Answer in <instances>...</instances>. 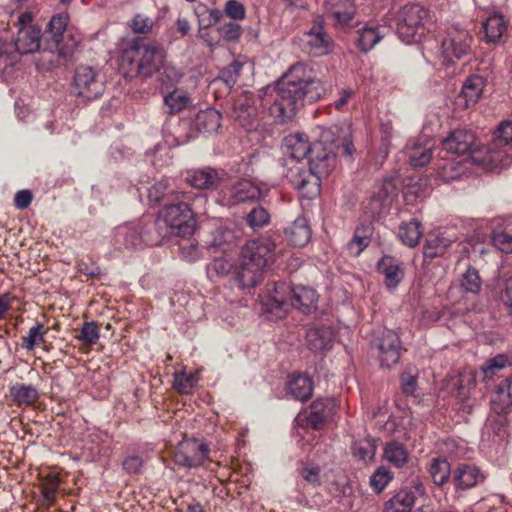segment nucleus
<instances>
[{
  "mask_svg": "<svg viewBox=\"0 0 512 512\" xmlns=\"http://www.w3.org/2000/svg\"><path fill=\"white\" fill-rule=\"evenodd\" d=\"M306 69L294 64L274 88H265L259 99L252 94H244L235 100L232 117L242 127L251 130L256 127L258 109L256 103L268 110L269 114L279 123L291 121L304 100L316 101L320 98L323 88L320 82L305 77Z\"/></svg>",
  "mask_w": 512,
  "mask_h": 512,
  "instance_id": "obj_1",
  "label": "nucleus"
},
{
  "mask_svg": "<svg viewBox=\"0 0 512 512\" xmlns=\"http://www.w3.org/2000/svg\"><path fill=\"white\" fill-rule=\"evenodd\" d=\"M340 150L349 157L355 152L351 126L319 127L308 158L309 168L296 164L287 168L285 175L301 197L312 199L320 194L321 180L334 170L336 155Z\"/></svg>",
  "mask_w": 512,
  "mask_h": 512,
  "instance_id": "obj_2",
  "label": "nucleus"
},
{
  "mask_svg": "<svg viewBox=\"0 0 512 512\" xmlns=\"http://www.w3.org/2000/svg\"><path fill=\"white\" fill-rule=\"evenodd\" d=\"M317 302L318 294L315 289L302 285L290 287L286 283H275L261 297L263 310L276 318H282L290 307L309 314L316 310Z\"/></svg>",
  "mask_w": 512,
  "mask_h": 512,
  "instance_id": "obj_3",
  "label": "nucleus"
},
{
  "mask_svg": "<svg viewBox=\"0 0 512 512\" xmlns=\"http://www.w3.org/2000/svg\"><path fill=\"white\" fill-rule=\"evenodd\" d=\"M276 242L270 237L248 241L241 249L235 280L241 289L254 287L274 260Z\"/></svg>",
  "mask_w": 512,
  "mask_h": 512,
  "instance_id": "obj_4",
  "label": "nucleus"
},
{
  "mask_svg": "<svg viewBox=\"0 0 512 512\" xmlns=\"http://www.w3.org/2000/svg\"><path fill=\"white\" fill-rule=\"evenodd\" d=\"M175 200L164 206L160 217L170 228L171 233L179 236L191 234L194 227V214L199 213L200 204L206 202L203 194L178 192Z\"/></svg>",
  "mask_w": 512,
  "mask_h": 512,
  "instance_id": "obj_5",
  "label": "nucleus"
},
{
  "mask_svg": "<svg viewBox=\"0 0 512 512\" xmlns=\"http://www.w3.org/2000/svg\"><path fill=\"white\" fill-rule=\"evenodd\" d=\"M156 223L152 220H140L118 226L114 231V246L121 249L155 246L160 242V236L155 233Z\"/></svg>",
  "mask_w": 512,
  "mask_h": 512,
  "instance_id": "obj_6",
  "label": "nucleus"
},
{
  "mask_svg": "<svg viewBox=\"0 0 512 512\" xmlns=\"http://www.w3.org/2000/svg\"><path fill=\"white\" fill-rule=\"evenodd\" d=\"M123 61L134 65L136 75L150 78L161 71L165 61L164 51L154 45H132L123 54Z\"/></svg>",
  "mask_w": 512,
  "mask_h": 512,
  "instance_id": "obj_7",
  "label": "nucleus"
},
{
  "mask_svg": "<svg viewBox=\"0 0 512 512\" xmlns=\"http://www.w3.org/2000/svg\"><path fill=\"white\" fill-rule=\"evenodd\" d=\"M428 11L420 4H407L397 14L396 32L406 44L419 42L425 34L424 23Z\"/></svg>",
  "mask_w": 512,
  "mask_h": 512,
  "instance_id": "obj_8",
  "label": "nucleus"
},
{
  "mask_svg": "<svg viewBox=\"0 0 512 512\" xmlns=\"http://www.w3.org/2000/svg\"><path fill=\"white\" fill-rule=\"evenodd\" d=\"M372 346L378 351V358L382 366L390 368L398 363L401 355V341L398 334L387 328L374 333Z\"/></svg>",
  "mask_w": 512,
  "mask_h": 512,
  "instance_id": "obj_9",
  "label": "nucleus"
},
{
  "mask_svg": "<svg viewBox=\"0 0 512 512\" xmlns=\"http://www.w3.org/2000/svg\"><path fill=\"white\" fill-rule=\"evenodd\" d=\"M73 88L78 97L93 100L103 94L105 85L98 71L90 66H80L74 74Z\"/></svg>",
  "mask_w": 512,
  "mask_h": 512,
  "instance_id": "obj_10",
  "label": "nucleus"
},
{
  "mask_svg": "<svg viewBox=\"0 0 512 512\" xmlns=\"http://www.w3.org/2000/svg\"><path fill=\"white\" fill-rule=\"evenodd\" d=\"M471 37L465 30L451 29L441 41L439 59L442 65L449 66L460 59L470 49Z\"/></svg>",
  "mask_w": 512,
  "mask_h": 512,
  "instance_id": "obj_11",
  "label": "nucleus"
},
{
  "mask_svg": "<svg viewBox=\"0 0 512 512\" xmlns=\"http://www.w3.org/2000/svg\"><path fill=\"white\" fill-rule=\"evenodd\" d=\"M261 191L251 180L239 179L229 185L222 186L219 192L224 205L234 206L260 197Z\"/></svg>",
  "mask_w": 512,
  "mask_h": 512,
  "instance_id": "obj_12",
  "label": "nucleus"
},
{
  "mask_svg": "<svg viewBox=\"0 0 512 512\" xmlns=\"http://www.w3.org/2000/svg\"><path fill=\"white\" fill-rule=\"evenodd\" d=\"M209 451L208 445L197 439L184 440L176 448L174 461L186 468L198 467L208 459Z\"/></svg>",
  "mask_w": 512,
  "mask_h": 512,
  "instance_id": "obj_13",
  "label": "nucleus"
},
{
  "mask_svg": "<svg viewBox=\"0 0 512 512\" xmlns=\"http://www.w3.org/2000/svg\"><path fill=\"white\" fill-rule=\"evenodd\" d=\"M471 165H479V161L474 156H465L458 160L457 156L440 152V159L437 163L439 177L450 182L464 176Z\"/></svg>",
  "mask_w": 512,
  "mask_h": 512,
  "instance_id": "obj_14",
  "label": "nucleus"
},
{
  "mask_svg": "<svg viewBox=\"0 0 512 512\" xmlns=\"http://www.w3.org/2000/svg\"><path fill=\"white\" fill-rule=\"evenodd\" d=\"M424 486L417 480L412 482L411 487H406L395 492L385 502L383 512H411L415 504L416 494H423Z\"/></svg>",
  "mask_w": 512,
  "mask_h": 512,
  "instance_id": "obj_15",
  "label": "nucleus"
},
{
  "mask_svg": "<svg viewBox=\"0 0 512 512\" xmlns=\"http://www.w3.org/2000/svg\"><path fill=\"white\" fill-rule=\"evenodd\" d=\"M283 149L286 165L289 168L296 164H302L300 161L310 156L312 144L309 143L306 134L294 133L285 137Z\"/></svg>",
  "mask_w": 512,
  "mask_h": 512,
  "instance_id": "obj_16",
  "label": "nucleus"
},
{
  "mask_svg": "<svg viewBox=\"0 0 512 512\" xmlns=\"http://www.w3.org/2000/svg\"><path fill=\"white\" fill-rule=\"evenodd\" d=\"M224 173L211 167L187 171L186 182L197 189H217L223 186Z\"/></svg>",
  "mask_w": 512,
  "mask_h": 512,
  "instance_id": "obj_17",
  "label": "nucleus"
},
{
  "mask_svg": "<svg viewBox=\"0 0 512 512\" xmlns=\"http://www.w3.org/2000/svg\"><path fill=\"white\" fill-rule=\"evenodd\" d=\"M474 143L475 135L473 133L466 130H456L443 140L441 153L457 157L463 156L464 158L471 151Z\"/></svg>",
  "mask_w": 512,
  "mask_h": 512,
  "instance_id": "obj_18",
  "label": "nucleus"
},
{
  "mask_svg": "<svg viewBox=\"0 0 512 512\" xmlns=\"http://www.w3.org/2000/svg\"><path fill=\"white\" fill-rule=\"evenodd\" d=\"M512 147L494 145V142L488 146L484 156H482V169L499 173L506 169L512 163Z\"/></svg>",
  "mask_w": 512,
  "mask_h": 512,
  "instance_id": "obj_19",
  "label": "nucleus"
},
{
  "mask_svg": "<svg viewBox=\"0 0 512 512\" xmlns=\"http://www.w3.org/2000/svg\"><path fill=\"white\" fill-rule=\"evenodd\" d=\"M306 47L308 53L312 56H323L331 52L333 47L332 39L324 31L322 26V20L316 22V24L306 34Z\"/></svg>",
  "mask_w": 512,
  "mask_h": 512,
  "instance_id": "obj_20",
  "label": "nucleus"
},
{
  "mask_svg": "<svg viewBox=\"0 0 512 512\" xmlns=\"http://www.w3.org/2000/svg\"><path fill=\"white\" fill-rule=\"evenodd\" d=\"M433 144L427 138L410 140L405 152L411 166L418 168L428 164L432 159Z\"/></svg>",
  "mask_w": 512,
  "mask_h": 512,
  "instance_id": "obj_21",
  "label": "nucleus"
},
{
  "mask_svg": "<svg viewBox=\"0 0 512 512\" xmlns=\"http://www.w3.org/2000/svg\"><path fill=\"white\" fill-rule=\"evenodd\" d=\"M490 404L497 414H507L512 411V377H506L495 387Z\"/></svg>",
  "mask_w": 512,
  "mask_h": 512,
  "instance_id": "obj_22",
  "label": "nucleus"
},
{
  "mask_svg": "<svg viewBox=\"0 0 512 512\" xmlns=\"http://www.w3.org/2000/svg\"><path fill=\"white\" fill-rule=\"evenodd\" d=\"M42 31L40 27L18 29L15 49L20 54H31L39 50Z\"/></svg>",
  "mask_w": 512,
  "mask_h": 512,
  "instance_id": "obj_23",
  "label": "nucleus"
},
{
  "mask_svg": "<svg viewBox=\"0 0 512 512\" xmlns=\"http://www.w3.org/2000/svg\"><path fill=\"white\" fill-rule=\"evenodd\" d=\"M335 403L332 399H317L310 406L308 424L315 430L321 429L333 415Z\"/></svg>",
  "mask_w": 512,
  "mask_h": 512,
  "instance_id": "obj_24",
  "label": "nucleus"
},
{
  "mask_svg": "<svg viewBox=\"0 0 512 512\" xmlns=\"http://www.w3.org/2000/svg\"><path fill=\"white\" fill-rule=\"evenodd\" d=\"M491 230L493 245L503 253H512V224L497 218L491 221Z\"/></svg>",
  "mask_w": 512,
  "mask_h": 512,
  "instance_id": "obj_25",
  "label": "nucleus"
},
{
  "mask_svg": "<svg viewBox=\"0 0 512 512\" xmlns=\"http://www.w3.org/2000/svg\"><path fill=\"white\" fill-rule=\"evenodd\" d=\"M377 269L385 277V284L389 288H395L404 276L400 262L392 256H383L377 264Z\"/></svg>",
  "mask_w": 512,
  "mask_h": 512,
  "instance_id": "obj_26",
  "label": "nucleus"
},
{
  "mask_svg": "<svg viewBox=\"0 0 512 512\" xmlns=\"http://www.w3.org/2000/svg\"><path fill=\"white\" fill-rule=\"evenodd\" d=\"M287 393L294 399L306 401L312 396V379L303 374H293L287 383Z\"/></svg>",
  "mask_w": 512,
  "mask_h": 512,
  "instance_id": "obj_27",
  "label": "nucleus"
},
{
  "mask_svg": "<svg viewBox=\"0 0 512 512\" xmlns=\"http://www.w3.org/2000/svg\"><path fill=\"white\" fill-rule=\"evenodd\" d=\"M480 99V76L470 75L462 85V90L458 95V104L464 108H472L478 104Z\"/></svg>",
  "mask_w": 512,
  "mask_h": 512,
  "instance_id": "obj_28",
  "label": "nucleus"
},
{
  "mask_svg": "<svg viewBox=\"0 0 512 512\" xmlns=\"http://www.w3.org/2000/svg\"><path fill=\"white\" fill-rule=\"evenodd\" d=\"M383 38V33L377 25H364L357 30L355 44L357 48L367 53L372 50Z\"/></svg>",
  "mask_w": 512,
  "mask_h": 512,
  "instance_id": "obj_29",
  "label": "nucleus"
},
{
  "mask_svg": "<svg viewBox=\"0 0 512 512\" xmlns=\"http://www.w3.org/2000/svg\"><path fill=\"white\" fill-rule=\"evenodd\" d=\"M327 12L339 24H348L355 14V5L352 0H328Z\"/></svg>",
  "mask_w": 512,
  "mask_h": 512,
  "instance_id": "obj_30",
  "label": "nucleus"
},
{
  "mask_svg": "<svg viewBox=\"0 0 512 512\" xmlns=\"http://www.w3.org/2000/svg\"><path fill=\"white\" fill-rule=\"evenodd\" d=\"M285 234L292 245L303 247L310 241L311 229L306 218L298 217L285 229Z\"/></svg>",
  "mask_w": 512,
  "mask_h": 512,
  "instance_id": "obj_31",
  "label": "nucleus"
},
{
  "mask_svg": "<svg viewBox=\"0 0 512 512\" xmlns=\"http://www.w3.org/2000/svg\"><path fill=\"white\" fill-rule=\"evenodd\" d=\"M483 29L486 42L496 44L506 31L507 24L501 14L493 13L486 19L485 23L482 22V30Z\"/></svg>",
  "mask_w": 512,
  "mask_h": 512,
  "instance_id": "obj_32",
  "label": "nucleus"
},
{
  "mask_svg": "<svg viewBox=\"0 0 512 512\" xmlns=\"http://www.w3.org/2000/svg\"><path fill=\"white\" fill-rule=\"evenodd\" d=\"M373 227L371 224H361L356 227L351 241L347 245L348 252L357 257L371 242Z\"/></svg>",
  "mask_w": 512,
  "mask_h": 512,
  "instance_id": "obj_33",
  "label": "nucleus"
},
{
  "mask_svg": "<svg viewBox=\"0 0 512 512\" xmlns=\"http://www.w3.org/2000/svg\"><path fill=\"white\" fill-rule=\"evenodd\" d=\"M422 235L421 223L416 219L404 222L399 226L398 238L404 245L410 248L418 245Z\"/></svg>",
  "mask_w": 512,
  "mask_h": 512,
  "instance_id": "obj_34",
  "label": "nucleus"
},
{
  "mask_svg": "<svg viewBox=\"0 0 512 512\" xmlns=\"http://www.w3.org/2000/svg\"><path fill=\"white\" fill-rule=\"evenodd\" d=\"M449 245L450 241L440 232L432 231L426 236L423 247V254L426 258H436L442 255Z\"/></svg>",
  "mask_w": 512,
  "mask_h": 512,
  "instance_id": "obj_35",
  "label": "nucleus"
},
{
  "mask_svg": "<svg viewBox=\"0 0 512 512\" xmlns=\"http://www.w3.org/2000/svg\"><path fill=\"white\" fill-rule=\"evenodd\" d=\"M196 127L203 133H215L221 127V114L213 108L200 111L196 116Z\"/></svg>",
  "mask_w": 512,
  "mask_h": 512,
  "instance_id": "obj_36",
  "label": "nucleus"
},
{
  "mask_svg": "<svg viewBox=\"0 0 512 512\" xmlns=\"http://www.w3.org/2000/svg\"><path fill=\"white\" fill-rule=\"evenodd\" d=\"M306 341L310 350L328 349L332 343V332L329 328H311L306 333Z\"/></svg>",
  "mask_w": 512,
  "mask_h": 512,
  "instance_id": "obj_37",
  "label": "nucleus"
},
{
  "mask_svg": "<svg viewBox=\"0 0 512 512\" xmlns=\"http://www.w3.org/2000/svg\"><path fill=\"white\" fill-rule=\"evenodd\" d=\"M68 22L69 17L67 14L62 13L55 15L50 19L46 30L51 35L52 40L57 45L59 53L64 56H67L69 52L64 51V49L60 48L59 45L63 41V36L67 29Z\"/></svg>",
  "mask_w": 512,
  "mask_h": 512,
  "instance_id": "obj_38",
  "label": "nucleus"
},
{
  "mask_svg": "<svg viewBox=\"0 0 512 512\" xmlns=\"http://www.w3.org/2000/svg\"><path fill=\"white\" fill-rule=\"evenodd\" d=\"M13 401L18 405H31L39 398L38 390L32 385L16 383L9 388Z\"/></svg>",
  "mask_w": 512,
  "mask_h": 512,
  "instance_id": "obj_39",
  "label": "nucleus"
},
{
  "mask_svg": "<svg viewBox=\"0 0 512 512\" xmlns=\"http://www.w3.org/2000/svg\"><path fill=\"white\" fill-rule=\"evenodd\" d=\"M384 459L396 468H402L408 461V452L405 447L395 441L389 442L384 448Z\"/></svg>",
  "mask_w": 512,
  "mask_h": 512,
  "instance_id": "obj_40",
  "label": "nucleus"
},
{
  "mask_svg": "<svg viewBox=\"0 0 512 512\" xmlns=\"http://www.w3.org/2000/svg\"><path fill=\"white\" fill-rule=\"evenodd\" d=\"M511 366V362L507 355L498 354L486 361L482 367V375L484 379H492L502 376L501 372Z\"/></svg>",
  "mask_w": 512,
  "mask_h": 512,
  "instance_id": "obj_41",
  "label": "nucleus"
},
{
  "mask_svg": "<svg viewBox=\"0 0 512 512\" xmlns=\"http://www.w3.org/2000/svg\"><path fill=\"white\" fill-rule=\"evenodd\" d=\"M168 113L174 114L182 111L191 104L188 93L182 89H175L164 97Z\"/></svg>",
  "mask_w": 512,
  "mask_h": 512,
  "instance_id": "obj_42",
  "label": "nucleus"
},
{
  "mask_svg": "<svg viewBox=\"0 0 512 512\" xmlns=\"http://www.w3.org/2000/svg\"><path fill=\"white\" fill-rule=\"evenodd\" d=\"M479 471L476 467L469 465L459 466L455 472L454 479L458 488L467 489L476 485Z\"/></svg>",
  "mask_w": 512,
  "mask_h": 512,
  "instance_id": "obj_43",
  "label": "nucleus"
},
{
  "mask_svg": "<svg viewBox=\"0 0 512 512\" xmlns=\"http://www.w3.org/2000/svg\"><path fill=\"white\" fill-rule=\"evenodd\" d=\"M47 332L48 329L42 323H36L29 329L28 334L22 337V348L32 351L37 345L43 344Z\"/></svg>",
  "mask_w": 512,
  "mask_h": 512,
  "instance_id": "obj_44",
  "label": "nucleus"
},
{
  "mask_svg": "<svg viewBox=\"0 0 512 512\" xmlns=\"http://www.w3.org/2000/svg\"><path fill=\"white\" fill-rule=\"evenodd\" d=\"M429 471L433 482L438 486H442L450 478V463L444 458H435L432 460Z\"/></svg>",
  "mask_w": 512,
  "mask_h": 512,
  "instance_id": "obj_45",
  "label": "nucleus"
},
{
  "mask_svg": "<svg viewBox=\"0 0 512 512\" xmlns=\"http://www.w3.org/2000/svg\"><path fill=\"white\" fill-rule=\"evenodd\" d=\"M198 378L192 372H175L174 373V388L182 394H188L195 387Z\"/></svg>",
  "mask_w": 512,
  "mask_h": 512,
  "instance_id": "obj_46",
  "label": "nucleus"
},
{
  "mask_svg": "<svg viewBox=\"0 0 512 512\" xmlns=\"http://www.w3.org/2000/svg\"><path fill=\"white\" fill-rule=\"evenodd\" d=\"M352 452L354 457L366 462L374 458L376 446L372 439H364L354 443Z\"/></svg>",
  "mask_w": 512,
  "mask_h": 512,
  "instance_id": "obj_47",
  "label": "nucleus"
},
{
  "mask_svg": "<svg viewBox=\"0 0 512 512\" xmlns=\"http://www.w3.org/2000/svg\"><path fill=\"white\" fill-rule=\"evenodd\" d=\"M492 142L494 145L511 147L512 143V121H502L494 131Z\"/></svg>",
  "mask_w": 512,
  "mask_h": 512,
  "instance_id": "obj_48",
  "label": "nucleus"
},
{
  "mask_svg": "<svg viewBox=\"0 0 512 512\" xmlns=\"http://www.w3.org/2000/svg\"><path fill=\"white\" fill-rule=\"evenodd\" d=\"M394 475L387 468L379 467L370 477V485L376 493H381L392 481Z\"/></svg>",
  "mask_w": 512,
  "mask_h": 512,
  "instance_id": "obj_49",
  "label": "nucleus"
},
{
  "mask_svg": "<svg viewBox=\"0 0 512 512\" xmlns=\"http://www.w3.org/2000/svg\"><path fill=\"white\" fill-rule=\"evenodd\" d=\"M246 222L252 229H260L269 224L270 214L265 208L258 206L247 214Z\"/></svg>",
  "mask_w": 512,
  "mask_h": 512,
  "instance_id": "obj_50",
  "label": "nucleus"
},
{
  "mask_svg": "<svg viewBox=\"0 0 512 512\" xmlns=\"http://www.w3.org/2000/svg\"><path fill=\"white\" fill-rule=\"evenodd\" d=\"M178 191L169 190V185L166 180L155 183L148 189V198L150 201L159 202L165 197L176 199Z\"/></svg>",
  "mask_w": 512,
  "mask_h": 512,
  "instance_id": "obj_51",
  "label": "nucleus"
},
{
  "mask_svg": "<svg viewBox=\"0 0 512 512\" xmlns=\"http://www.w3.org/2000/svg\"><path fill=\"white\" fill-rule=\"evenodd\" d=\"M394 191V185L391 180L385 181L378 192L372 198V204L379 206V212L383 207L388 206L392 201V193Z\"/></svg>",
  "mask_w": 512,
  "mask_h": 512,
  "instance_id": "obj_52",
  "label": "nucleus"
},
{
  "mask_svg": "<svg viewBox=\"0 0 512 512\" xmlns=\"http://www.w3.org/2000/svg\"><path fill=\"white\" fill-rule=\"evenodd\" d=\"M99 336V328L97 324L91 321L83 324L77 339L87 345H93L98 341Z\"/></svg>",
  "mask_w": 512,
  "mask_h": 512,
  "instance_id": "obj_53",
  "label": "nucleus"
},
{
  "mask_svg": "<svg viewBox=\"0 0 512 512\" xmlns=\"http://www.w3.org/2000/svg\"><path fill=\"white\" fill-rule=\"evenodd\" d=\"M153 25V20L144 14H136L129 24L133 32L140 34L149 33L152 30Z\"/></svg>",
  "mask_w": 512,
  "mask_h": 512,
  "instance_id": "obj_54",
  "label": "nucleus"
},
{
  "mask_svg": "<svg viewBox=\"0 0 512 512\" xmlns=\"http://www.w3.org/2000/svg\"><path fill=\"white\" fill-rule=\"evenodd\" d=\"M159 73V81L161 82L162 86L165 87H169L170 85L174 84L182 76V74L175 67L168 65L165 62Z\"/></svg>",
  "mask_w": 512,
  "mask_h": 512,
  "instance_id": "obj_55",
  "label": "nucleus"
},
{
  "mask_svg": "<svg viewBox=\"0 0 512 512\" xmlns=\"http://www.w3.org/2000/svg\"><path fill=\"white\" fill-rule=\"evenodd\" d=\"M243 65L242 62L235 60L221 71V78L228 86L232 87L236 83Z\"/></svg>",
  "mask_w": 512,
  "mask_h": 512,
  "instance_id": "obj_56",
  "label": "nucleus"
},
{
  "mask_svg": "<svg viewBox=\"0 0 512 512\" xmlns=\"http://www.w3.org/2000/svg\"><path fill=\"white\" fill-rule=\"evenodd\" d=\"M466 292L476 294L480 291V277L476 270H468L462 279L461 283Z\"/></svg>",
  "mask_w": 512,
  "mask_h": 512,
  "instance_id": "obj_57",
  "label": "nucleus"
},
{
  "mask_svg": "<svg viewBox=\"0 0 512 512\" xmlns=\"http://www.w3.org/2000/svg\"><path fill=\"white\" fill-rule=\"evenodd\" d=\"M219 33L225 40L231 42L237 40L241 36L242 29L238 23L229 21L219 28Z\"/></svg>",
  "mask_w": 512,
  "mask_h": 512,
  "instance_id": "obj_58",
  "label": "nucleus"
},
{
  "mask_svg": "<svg viewBox=\"0 0 512 512\" xmlns=\"http://www.w3.org/2000/svg\"><path fill=\"white\" fill-rule=\"evenodd\" d=\"M122 466L129 474H140L143 470L144 460L139 455H128L124 458Z\"/></svg>",
  "mask_w": 512,
  "mask_h": 512,
  "instance_id": "obj_59",
  "label": "nucleus"
},
{
  "mask_svg": "<svg viewBox=\"0 0 512 512\" xmlns=\"http://www.w3.org/2000/svg\"><path fill=\"white\" fill-rule=\"evenodd\" d=\"M59 488V480L56 477L47 479L42 488V495L48 505H52L56 499V493Z\"/></svg>",
  "mask_w": 512,
  "mask_h": 512,
  "instance_id": "obj_60",
  "label": "nucleus"
},
{
  "mask_svg": "<svg viewBox=\"0 0 512 512\" xmlns=\"http://www.w3.org/2000/svg\"><path fill=\"white\" fill-rule=\"evenodd\" d=\"M14 61L15 55L11 51V45L0 38V70L12 66Z\"/></svg>",
  "mask_w": 512,
  "mask_h": 512,
  "instance_id": "obj_61",
  "label": "nucleus"
},
{
  "mask_svg": "<svg viewBox=\"0 0 512 512\" xmlns=\"http://www.w3.org/2000/svg\"><path fill=\"white\" fill-rule=\"evenodd\" d=\"M224 11L228 17L234 20H242L245 18V8L243 4L237 0H228L225 4Z\"/></svg>",
  "mask_w": 512,
  "mask_h": 512,
  "instance_id": "obj_62",
  "label": "nucleus"
},
{
  "mask_svg": "<svg viewBox=\"0 0 512 512\" xmlns=\"http://www.w3.org/2000/svg\"><path fill=\"white\" fill-rule=\"evenodd\" d=\"M180 256L187 262H195L201 258V253L197 244L188 243L180 246Z\"/></svg>",
  "mask_w": 512,
  "mask_h": 512,
  "instance_id": "obj_63",
  "label": "nucleus"
},
{
  "mask_svg": "<svg viewBox=\"0 0 512 512\" xmlns=\"http://www.w3.org/2000/svg\"><path fill=\"white\" fill-rule=\"evenodd\" d=\"M502 301L509 315L512 317V275L504 282Z\"/></svg>",
  "mask_w": 512,
  "mask_h": 512,
  "instance_id": "obj_64",
  "label": "nucleus"
}]
</instances>
